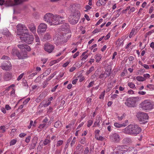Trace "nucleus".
<instances>
[{
	"label": "nucleus",
	"mask_w": 154,
	"mask_h": 154,
	"mask_svg": "<svg viewBox=\"0 0 154 154\" xmlns=\"http://www.w3.org/2000/svg\"><path fill=\"white\" fill-rule=\"evenodd\" d=\"M122 131L125 134L136 135L141 131V129L137 125L130 124L122 130Z\"/></svg>",
	"instance_id": "obj_1"
},
{
	"label": "nucleus",
	"mask_w": 154,
	"mask_h": 154,
	"mask_svg": "<svg viewBox=\"0 0 154 154\" xmlns=\"http://www.w3.org/2000/svg\"><path fill=\"white\" fill-rule=\"evenodd\" d=\"M70 32L64 33L60 32L56 34L54 38V40L58 44H61L63 42H66L67 40L71 36Z\"/></svg>",
	"instance_id": "obj_2"
},
{
	"label": "nucleus",
	"mask_w": 154,
	"mask_h": 154,
	"mask_svg": "<svg viewBox=\"0 0 154 154\" xmlns=\"http://www.w3.org/2000/svg\"><path fill=\"white\" fill-rule=\"evenodd\" d=\"M139 100L138 97H130L126 100L125 104L128 107H134L136 106V103Z\"/></svg>",
	"instance_id": "obj_3"
},
{
	"label": "nucleus",
	"mask_w": 154,
	"mask_h": 154,
	"mask_svg": "<svg viewBox=\"0 0 154 154\" xmlns=\"http://www.w3.org/2000/svg\"><path fill=\"white\" fill-rule=\"evenodd\" d=\"M17 35L20 36L25 35L29 33V30L25 25L19 24L17 26Z\"/></svg>",
	"instance_id": "obj_4"
},
{
	"label": "nucleus",
	"mask_w": 154,
	"mask_h": 154,
	"mask_svg": "<svg viewBox=\"0 0 154 154\" xmlns=\"http://www.w3.org/2000/svg\"><path fill=\"white\" fill-rule=\"evenodd\" d=\"M140 107L143 109L149 110L153 109L154 106L151 101L149 100H146L140 103Z\"/></svg>",
	"instance_id": "obj_5"
},
{
	"label": "nucleus",
	"mask_w": 154,
	"mask_h": 154,
	"mask_svg": "<svg viewBox=\"0 0 154 154\" xmlns=\"http://www.w3.org/2000/svg\"><path fill=\"white\" fill-rule=\"evenodd\" d=\"M80 11H75L72 16H71L69 18V22L72 24H76L79 21L80 18Z\"/></svg>",
	"instance_id": "obj_6"
},
{
	"label": "nucleus",
	"mask_w": 154,
	"mask_h": 154,
	"mask_svg": "<svg viewBox=\"0 0 154 154\" xmlns=\"http://www.w3.org/2000/svg\"><path fill=\"white\" fill-rule=\"evenodd\" d=\"M20 39L28 44H31L33 41L34 38L33 35H29V32L25 35H22L19 37Z\"/></svg>",
	"instance_id": "obj_7"
},
{
	"label": "nucleus",
	"mask_w": 154,
	"mask_h": 154,
	"mask_svg": "<svg viewBox=\"0 0 154 154\" xmlns=\"http://www.w3.org/2000/svg\"><path fill=\"white\" fill-rule=\"evenodd\" d=\"M63 17L58 15H53L51 25H58L61 23L63 20Z\"/></svg>",
	"instance_id": "obj_8"
},
{
	"label": "nucleus",
	"mask_w": 154,
	"mask_h": 154,
	"mask_svg": "<svg viewBox=\"0 0 154 154\" xmlns=\"http://www.w3.org/2000/svg\"><path fill=\"white\" fill-rule=\"evenodd\" d=\"M137 116L140 122H145L149 118V116L147 114L143 112H138Z\"/></svg>",
	"instance_id": "obj_9"
},
{
	"label": "nucleus",
	"mask_w": 154,
	"mask_h": 154,
	"mask_svg": "<svg viewBox=\"0 0 154 154\" xmlns=\"http://www.w3.org/2000/svg\"><path fill=\"white\" fill-rule=\"evenodd\" d=\"M116 152L123 154L128 151V147L126 145H120L118 146L116 148Z\"/></svg>",
	"instance_id": "obj_10"
},
{
	"label": "nucleus",
	"mask_w": 154,
	"mask_h": 154,
	"mask_svg": "<svg viewBox=\"0 0 154 154\" xmlns=\"http://www.w3.org/2000/svg\"><path fill=\"white\" fill-rule=\"evenodd\" d=\"M110 140L115 143H118L120 140V137L118 134L114 133L110 136Z\"/></svg>",
	"instance_id": "obj_11"
},
{
	"label": "nucleus",
	"mask_w": 154,
	"mask_h": 154,
	"mask_svg": "<svg viewBox=\"0 0 154 154\" xmlns=\"http://www.w3.org/2000/svg\"><path fill=\"white\" fill-rule=\"evenodd\" d=\"M53 14L51 13L46 14L44 17V20L49 23H52Z\"/></svg>",
	"instance_id": "obj_12"
},
{
	"label": "nucleus",
	"mask_w": 154,
	"mask_h": 154,
	"mask_svg": "<svg viewBox=\"0 0 154 154\" xmlns=\"http://www.w3.org/2000/svg\"><path fill=\"white\" fill-rule=\"evenodd\" d=\"M54 48V46L49 43L45 44L44 45L45 50L49 53H51L52 52Z\"/></svg>",
	"instance_id": "obj_13"
},
{
	"label": "nucleus",
	"mask_w": 154,
	"mask_h": 154,
	"mask_svg": "<svg viewBox=\"0 0 154 154\" xmlns=\"http://www.w3.org/2000/svg\"><path fill=\"white\" fill-rule=\"evenodd\" d=\"M47 28V25L44 23H41L38 26L37 32L38 33L45 32Z\"/></svg>",
	"instance_id": "obj_14"
},
{
	"label": "nucleus",
	"mask_w": 154,
	"mask_h": 154,
	"mask_svg": "<svg viewBox=\"0 0 154 154\" xmlns=\"http://www.w3.org/2000/svg\"><path fill=\"white\" fill-rule=\"evenodd\" d=\"M29 0H14L11 2V6H14L21 4L24 2H27Z\"/></svg>",
	"instance_id": "obj_15"
},
{
	"label": "nucleus",
	"mask_w": 154,
	"mask_h": 154,
	"mask_svg": "<svg viewBox=\"0 0 154 154\" xmlns=\"http://www.w3.org/2000/svg\"><path fill=\"white\" fill-rule=\"evenodd\" d=\"M30 30L34 34H36V26L33 23L29 24L28 26Z\"/></svg>",
	"instance_id": "obj_16"
},
{
	"label": "nucleus",
	"mask_w": 154,
	"mask_h": 154,
	"mask_svg": "<svg viewBox=\"0 0 154 154\" xmlns=\"http://www.w3.org/2000/svg\"><path fill=\"white\" fill-rule=\"evenodd\" d=\"M11 66V65L10 63L8 65L6 63H2L0 67L2 69L4 70H8L10 69Z\"/></svg>",
	"instance_id": "obj_17"
},
{
	"label": "nucleus",
	"mask_w": 154,
	"mask_h": 154,
	"mask_svg": "<svg viewBox=\"0 0 154 154\" xmlns=\"http://www.w3.org/2000/svg\"><path fill=\"white\" fill-rule=\"evenodd\" d=\"M128 152L129 154H137V150L135 147H130L128 148Z\"/></svg>",
	"instance_id": "obj_18"
},
{
	"label": "nucleus",
	"mask_w": 154,
	"mask_h": 154,
	"mask_svg": "<svg viewBox=\"0 0 154 154\" xmlns=\"http://www.w3.org/2000/svg\"><path fill=\"white\" fill-rule=\"evenodd\" d=\"M110 74L109 71L106 70L104 73H102L100 74L99 78L100 79L103 78L105 79L107 76H109Z\"/></svg>",
	"instance_id": "obj_19"
},
{
	"label": "nucleus",
	"mask_w": 154,
	"mask_h": 154,
	"mask_svg": "<svg viewBox=\"0 0 154 154\" xmlns=\"http://www.w3.org/2000/svg\"><path fill=\"white\" fill-rule=\"evenodd\" d=\"M38 141V138L37 137H34L32 140V143L31 144V147L32 149H34L37 144Z\"/></svg>",
	"instance_id": "obj_20"
},
{
	"label": "nucleus",
	"mask_w": 154,
	"mask_h": 154,
	"mask_svg": "<svg viewBox=\"0 0 154 154\" xmlns=\"http://www.w3.org/2000/svg\"><path fill=\"white\" fill-rule=\"evenodd\" d=\"M18 58L19 59H23L27 57V54L26 53H20L18 54Z\"/></svg>",
	"instance_id": "obj_21"
},
{
	"label": "nucleus",
	"mask_w": 154,
	"mask_h": 154,
	"mask_svg": "<svg viewBox=\"0 0 154 154\" xmlns=\"http://www.w3.org/2000/svg\"><path fill=\"white\" fill-rule=\"evenodd\" d=\"M128 120H127L125 121V122L123 123L122 124H120L116 122L114 124V125L115 127H116V128H121L122 127L124 126L125 127L127 125V123L128 122Z\"/></svg>",
	"instance_id": "obj_22"
},
{
	"label": "nucleus",
	"mask_w": 154,
	"mask_h": 154,
	"mask_svg": "<svg viewBox=\"0 0 154 154\" xmlns=\"http://www.w3.org/2000/svg\"><path fill=\"white\" fill-rule=\"evenodd\" d=\"M11 75L8 72L6 73L4 75V79L6 81L9 80L11 79Z\"/></svg>",
	"instance_id": "obj_23"
},
{
	"label": "nucleus",
	"mask_w": 154,
	"mask_h": 154,
	"mask_svg": "<svg viewBox=\"0 0 154 154\" xmlns=\"http://www.w3.org/2000/svg\"><path fill=\"white\" fill-rule=\"evenodd\" d=\"M11 54L14 56H16L18 57L19 53V51L17 49L13 48L11 51Z\"/></svg>",
	"instance_id": "obj_24"
},
{
	"label": "nucleus",
	"mask_w": 154,
	"mask_h": 154,
	"mask_svg": "<svg viewBox=\"0 0 154 154\" xmlns=\"http://www.w3.org/2000/svg\"><path fill=\"white\" fill-rule=\"evenodd\" d=\"M108 0H99L97 3V6H100L102 5L103 4H105L107 1Z\"/></svg>",
	"instance_id": "obj_25"
},
{
	"label": "nucleus",
	"mask_w": 154,
	"mask_h": 154,
	"mask_svg": "<svg viewBox=\"0 0 154 154\" xmlns=\"http://www.w3.org/2000/svg\"><path fill=\"white\" fill-rule=\"evenodd\" d=\"M94 58L96 59V62H99L101 60L102 57L100 54H98L95 55Z\"/></svg>",
	"instance_id": "obj_26"
},
{
	"label": "nucleus",
	"mask_w": 154,
	"mask_h": 154,
	"mask_svg": "<svg viewBox=\"0 0 154 154\" xmlns=\"http://www.w3.org/2000/svg\"><path fill=\"white\" fill-rule=\"evenodd\" d=\"M131 142V139L129 138H125L123 140V142L125 144L130 143Z\"/></svg>",
	"instance_id": "obj_27"
},
{
	"label": "nucleus",
	"mask_w": 154,
	"mask_h": 154,
	"mask_svg": "<svg viewBox=\"0 0 154 154\" xmlns=\"http://www.w3.org/2000/svg\"><path fill=\"white\" fill-rule=\"evenodd\" d=\"M87 53V51H85L84 52L82 53V55H81V57L82 58V61L83 60H85L88 57V55L87 54H85Z\"/></svg>",
	"instance_id": "obj_28"
},
{
	"label": "nucleus",
	"mask_w": 154,
	"mask_h": 154,
	"mask_svg": "<svg viewBox=\"0 0 154 154\" xmlns=\"http://www.w3.org/2000/svg\"><path fill=\"white\" fill-rule=\"evenodd\" d=\"M44 94L43 93H42L40 94L39 97H37L36 100V101L38 103L40 102L41 100L44 97Z\"/></svg>",
	"instance_id": "obj_29"
},
{
	"label": "nucleus",
	"mask_w": 154,
	"mask_h": 154,
	"mask_svg": "<svg viewBox=\"0 0 154 154\" xmlns=\"http://www.w3.org/2000/svg\"><path fill=\"white\" fill-rule=\"evenodd\" d=\"M51 37L50 34L49 32H47L45 33L44 36V38L47 40H49L51 39Z\"/></svg>",
	"instance_id": "obj_30"
},
{
	"label": "nucleus",
	"mask_w": 154,
	"mask_h": 154,
	"mask_svg": "<svg viewBox=\"0 0 154 154\" xmlns=\"http://www.w3.org/2000/svg\"><path fill=\"white\" fill-rule=\"evenodd\" d=\"M61 28L62 29H68L69 28V26L68 23H63L61 26Z\"/></svg>",
	"instance_id": "obj_31"
},
{
	"label": "nucleus",
	"mask_w": 154,
	"mask_h": 154,
	"mask_svg": "<svg viewBox=\"0 0 154 154\" xmlns=\"http://www.w3.org/2000/svg\"><path fill=\"white\" fill-rule=\"evenodd\" d=\"M62 125V123L59 121H56L54 123V127L57 128L60 127Z\"/></svg>",
	"instance_id": "obj_32"
},
{
	"label": "nucleus",
	"mask_w": 154,
	"mask_h": 154,
	"mask_svg": "<svg viewBox=\"0 0 154 154\" xmlns=\"http://www.w3.org/2000/svg\"><path fill=\"white\" fill-rule=\"evenodd\" d=\"M45 101H43L39 105V106H43L44 107H45L48 106L49 105H50L51 102H49L46 104H44Z\"/></svg>",
	"instance_id": "obj_33"
},
{
	"label": "nucleus",
	"mask_w": 154,
	"mask_h": 154,
	"mask_svg": "<svg viewBox=\"0 0 154 154\" xmlns=\"http://www.w3.org/2000/svg\"><path fill=\"white\" fill-rule=\"evenodd\" d=\"M118 42V43L117 44V47H119L121 45H122L123 44V41H122V40H121L120 39H119L117 40V42Z\"/></svg>",
	"instance_id": "obj_34"
},
{
	"label": "nucleus",
	"mask_w": 154,
	"mask_h": 154,
	"mask_svg": "<svg viewBox=\"0 0 154 154\" xmlns=\"http://www.w3.org/2000/svg\"><path fill=\"white\" fill-rule=\"evenodd\" d=\"M48 126H47L46 124L45 123H43L40 124L38 126V128L40 129H42L44 128H47Z\"/></svg>",
	"instance_id": "obj_35"
},
{
	"label": "nucleus",
	"mask_w": 154,
	"mask_h": 154,
	"mask_svg": "<svg viewBox=\"0 0 154 154\" xmlns=\"http://www.w3.org/2000/svg\"><path fill=\"white\" fill-rule=\"evenodd\" d=\"M51 142V140L50 139H46L44 141V145L45 146L49 144Z\"/></svg>",
	"instance_id": "obj_36"
},
{
	"label": "nucleus",
	"mask_w": 154,
	"mask_h": 154,
	"mask_svg": "<svg viewBox=\"0 0 154 154\" xmlns=\"http://www.w3.org/2000/svg\"><path fill=\"white\" fill-rule=\"evenodd\" d=\"M94 70V66H91L86 72V74L88 75L89 74L92 72Z\"/></svg>",
	"instance_id": "obj_37"
},
{
	"label": "nucleus",
	"mask_w": 154,
	"mask_h": 154,
	"mask_svg": "<svg viewBox=\"0 0 154 154\" xmlns=\"http://www.w3.org/2000/svg\"><path fill=\"white\" fill-rule=\"evenodd\" d=\"M26 45L24 44H20L17 45V46L20 49L23 50L24 49Z\"/></svg>",
	"instance_id": "obj_38"
},
{
	"label": "nucleus",
	"mask_w": 154,
	"mask_h": 154,
	"mask_svg": "<svg viewBox=\"0 0 154 154\" xmlns=\"http://www.w3.org/2000/svg\"><path fill=\"white\" fill-rule=\"evenodd\" d=\"M136 79L139 81H143L145 80V79L144 78L140 76H137Z\"/></svg>",
	"instance_id": "obj_39"
},
{
	"label": "nucleus",
	"mask_w": 154,
	"mask_h": 154,
	"mask_svg": "<svg viewBox=\"0 0 154 154\" xmlns=\"http://www.w3.org/2000/svg\"><path fill=\"white\" fill-rule=\"evenodd\" d=\"M56 73L54 72L47 79L46 81L48 82L52 79L54 76L56 75Z\"/></svg>",
	"instance_id": "obj_40"
},
{
	"label": "nucleus",
	"mask_w": 154,
	"mask_h": 154,
	"mask_svg": "<svg viewBox=\"0 0 154 154\" xmlns=\"http://www.w3.org/2000/svg\"><path fill=\"white\" fill-rule=\"evenodd\" d=\"M63 141L62 140H59L57 142L56 144L57 147H58L61 145L63 143Z\"/></svg>",
	"instance_id": "obj_41"
},
{
	"label": "nucleus",
	"mask_w": 154,
	"mask_h": 154,
	"mask_svg": "<svg viewBox=\"0 0 154 154\" xmlns=\"http://www.w3.org/2000/svg\"><path fill=\"white\" fill-rule=\"evenodd\" d=\"M128 85L131 88H133L135 86V85L132 82H129Z\"/></svg>",
	"instance_id": "obj_42"
},
{
	"label": "nucleus",
	"mask_w": 154,
	"mask_h": 154,
	"mask_svg": "<svg viewBox=\"0 0 154 154\" xmlns=\"http://www.w3.org/2000/svg\"><path fill=\"white\" fill-rule=\"evenodd\" d=\"M97 73L95 72L93 75H92L91 77V78L92 79H94L95 78H96L97 79Z\"/></svg>",
	"instance_id": "obj_43"
},
{
	"label": "nucleus",
	"mask_w": 154,
	"mask_h": 154,
	"mask_svg": "<svg viewBox=\"0 0 154 154\" xmlns=\"http://www.w3.org/2000/svg\"><path fill=\"white\" fill-rule=\"evenodd\" d=\"M86 138L85 137H83L81 139L80 142L81 144H84L85 143Z\"/></svg>",
	"instance_id": "obj_44"
},
{
	"label": "nucleus",
	"mask_w": 154,
	"mask_h": 154,
	"mask_svg": "<svg viewBox=\"0 0 154 154\" xmlns=\"http://www.w3.org/2000/svg\"><path fill=\"white\" fill-rule=\"evenodd\" d=\"M100 120L99 118H98L97 120V121L94 122V125H93V127H96V125H97V126H99L100 125Z\"/></svg>",
	"instance_id": "obj_45"
},
{
	"label": "nucleus",
	"mask_w": 154,
	"mask_h": 154,
	"mask_svg": "<svg viewBox=\"0 0 154 154\" xmlns=\"http://www.w3.org/2000/svg\"><path fill=\"white\" fill-rule=\"evenodd\" d=\"M146 87L150 89H154V85L152 84L147 85Z\"/></svg>",
	"instance_id": "obj_46"
},
{
	"label": "nucleus",
	"mask_w": 154,
	"mask_h": 154,
	"mask_svg": "<svg viewBox=\"0 0 154 154\" xmlns=\"http://www.w3.org/2000/svg\"><path fill=\"white\" fill-rule=\"evenodd\" d=\"M17 141L16 140L13 139L10 142V146L13 145H14L16 143Z\"/></svg>",
	"instance_id": "obj_47"
},
{
	"label": "nucleus",
	"mask_w": 154,
	"mask_h": 154,
	"mask_svg": "<svg viewBox=\"0 0 154 154\" xmlns=\"http://www.w3.org/2000/svg\"><path fill=\"white\" fill-rule=\"evenodd\" d=\"M34 35V36L35 38V40L36 42H40V39L39 38L38 36V35L36 34H35Z\"/></svg>",
	"instance_id": "obj_48"
},
{
	"label": "nucleus",
	"mask_w": 154,
	"mask_h": 154,
	"mask_svg": "<svg viewBox=\"0 0 154 154\" xmlns=\"http://www.w3.org/2000/svg\"><path fill=\"white\" fill-rule=\"evenodd\" d=\"M130 8V6H128L127 7L126 9H125V10H123L122 11V14L126 13L127 11L128 10H129Z\"/></svg>",
	"instance_id": "obj_49"
},
{
	"label": "nucleus",
	"mask_w": 154,
	"mask_h": 154,
	"mask_svg": "<svg viewBox=\"0 0 154 154\" xmlns=\"http://www.w3.org/2000/svg\"><path fill=\"white\" fill-rule=\"evenodd\" d=\"M93 123V121L92 120H90L88 122V124L87 125V126L88 127L91 126L92 125Z\"/></svg>",
	"instance_id": "obj_50"
},
{
	"label": "nucleus",
	"mask_w": 154,
	"mask_h": 154,
	"mask_svg": "<svg viewBox=\"0 0 154 154\" xmlns=\"http://www.w3.org/2000/svg\"><path fill=\"white\" fill-rule=\"evenodd\" d=\"M24 49H26V51H30L31 50V48L30 47L27 45H26Z\"/></svg>",
	"instance_id": "obj_51"
},
{
	"label": "nucleus",
	"mask_w": 154,
	"mask_h": 154,
	"mask_svg": "<svg viewBox=\"0 0 154 154\" xmlns=\"http://www.w3.org/2000/svg\"><path fill=\"white\" fill-rule=\"evenodd\" d=\"M31 136H28L27 137H26L25 140V142L26 143H28L29 142Z\"/></svg>",
	"instance_id": "obj_52"
},
{
	"label": "nucleus",
	"mask_w": 154,
	"mask_h": 154,
	"mask_svg": "<svg viewBox=\"0 0 154 154\" xmlns=\"http://www.w3.org/2000/svg\"><path fill=\"white\" fill-rule=\"evenodd\" d=\"M94 81L91 82L88 85L87 87L89 88L93 86L94 84Z\"/></svg>",
	"instance_id": "obj_53"
},
{
	"label": "nucleus",
	"mask_w": 154,
	"mask_h": 154,
	"mask_svg": "<svg viewBox=\"0 0 154 154\" xmlns=\"http://www.w3.org/2000/svg\"><path fill=\"white\" fill-rule=\"evenodd\" d=\"M101 31V29H95L94 31L92 32V33L93 34H95L96 33L100 32Z\"/></svg>",
	"instance_id": "obj_54"
},
{
	"label": "nucleus",
	"mask_w": 154,
	"mask_h": 154,
	"mask_svg": "<svg viewBox=\"0 0 154 154\" xmlns=\"http://www.w3.org/2000/svg\"><path fill=\"white\" fill-rule=\"evenodd\" d=\"M0 130H2V133L4 132L5 131V127L4 126H0Z\"/></svg>",
	"instance_id": "obj_55"
},
{
	"label": "nucleus",
	"mask_w": 154,
	"mask_h": 154,
	"mask_svg": "<svg viewBox=\"0 0 154 154\" xmlns=\"http://www.w3.org/2000/svg\"><path fill=\"white\" fill-rule=\"evenodd\" d=\"M30 100V98H28L26 99L23 102V103L24 105L26 104Z\"/></svg>",
	"instance_id": "obj_56"
},
{
	"label": "nucleus",
	"mask_w": 154,
	"mask_h": 154,
	"mask_svg": "<svg viewBox=\"0 0 154 154\" xmlns=\"http://www.w3.org/2000/svg\"><path fill=\"white\" fill-rule=\"evenodd\" d=\"M105 92V91H103V92L101 93V94H100V97H99L100 99H103V97H104V96Z\"/></svg>",
	"instance_id": "obj_57"
},
{
	"label": "nucleus",
	"mask_w": 154,
	"mask_h": 154,
	"mask_svg": "<svg viewBox=\"0 0 154 154\" xmlns=\"http://www.w3.org/2000/svg\"><path fill=\"white\" fill-rule=\"evenodd\" d=\"M23 85L24 86L26 87L27 88L28 87V85L27 84V82L26 80H25V81H23Z\"/></svg>",
	"instance_id": "obj_58"
},
{
	"label": "nucleus",
	"mask_w": 154,
	"mask_h": 154,
	"mask_svg": "<svg viewBox=\"0 0 154 154\" xmlns=\"http://www.w3.org/2000/svg\"><path fill=\"white\" fill-rule=\"evenodd\" d=\"M37 74V73L36 72L32 73L30 74L29 76V78L30 79H32V78L35 75H36Z\"/></svg>",
	"instance_id": "obj_59"
},
{
	"label": "nucleus",
	"mask_w": 154,
	"mask_h": 154,
	"mask_svg": "<svg viewBox=\"0 0 154 154\" xmlns=\"http://www.w3.org/2000/svg\"><path fill=\"white\" fill-rule=\"evenodd\" d=\"M89 152V148L86 147L84 150V154H88Z\"/></svg>",
	"instance_id": "obj_60"
},
{
	"label": "nucleus",
	"mask_w": 154,
	"mask_h": 154,
	"mask_svg": "<svg viewBox=\"0 0 154 154\" xmlns=\"http://www.w3.org/2000/svg\"><path fill=\"white\" fill-rule=\"evenodd\" d=\"M24 75V73H23L21 74L18 77L17 79V80L18 81L20 80L23 77Z\"/></svg>",
	"instance_id": "obj_61"
},
{
	"label": "nucleus",
	"mask_w": 154,
	"mask_h": 154,
	"mask_svg": "<svg viewBox=\"0 0 154 154\" xmlns=\"http://www.w3.org/2000/svg\"><path fill=\"white\" fill-rule=\"evenodd\" d=\"M104 138L103 137L100 136L98 137L97 138V140H98L102 141L103 140Z\"/></svg>",
	"instance_id": "obj_62"
},
{
	"label": "nucleus",
	"mask_w": 154,
	"mask_h": 154,
	"mask_svg": "<svg viewBox=\"0 0 154 154\" xmlns=\"http://www.w3.org/2000/svg\"><path fill=\"white\" fill-rule=\"evenodd\" d=\"M2 59H6V60H9L10 59V58L8 56H3L2 58Z\"/></svg>",
	"instance_id": "obj_63"
},
{
	"label": "nucleus",
	"mask_w": 154,
	"mask_h": 154,
	"mask_svg": "<svg viewBox=\"0 0 154 154\" xmlns=\"http://www.w3.org/2000/svg\"><path fill=\"white\" fill-rule=\"evenodd\" d=\"M79 51H77V52H76L73 55V58H76L79 55Z\"/></svg>",
	"instance_id": "obj_64"
}]
</instances>
